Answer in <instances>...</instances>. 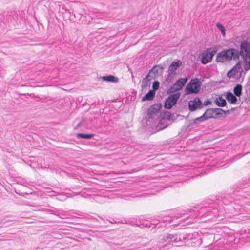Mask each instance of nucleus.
<instances>
[{
  "instance_id": "obj_24",
  "label": "nucleus",
  "mask_w": 250,
  "mask_h": 250,
  "mask_svg": "<svg viewBox=\"0 0 250 250\" xmlns=\"http://www.w3.org/2000/svg\"><path fill=\"white\" fill-rule=\"evenodd\" d=\"M159 83L158 81H155L153 83V91H155L157 90L159 88Z\"/></svg>"
},
{
  "instance_id": "obj_26",
  "label": "nucleus",
  "mask_w": 250,
  "mask_h": 250,
  "mask_svg": "<svg viewBox=\"0 0 250 250\" xmlns=\"http://www.w3.org/2000/svg\"><path fill=\"white\" fill-rule=\"evenodd\" d=\"M217 49L216 48H214L212 49V50L211 51H210V53L213 54L212 56H213L217 52Z\"/></svg>"
},
{
  "instance_id": "obj_21",
  "label": "nucleus",
  "mask_w": 250,
  "mask_h": 250,
  "mask_svg": "<svg viewBox=\"0 0 250 250\" xmlns=\"http://www.w3.org/2000/svg\"><path fill=\"white\" fill-rule=\"evenodd\" d=\"M150 83L148 79V76L145 78L142 81V87H146L147 86H149Z\"/></svg>"
},
{
  "instance_id": "obj_7",
  "label": "nucleus",
  "mask_w": 250,
  "mask_h": 250,
  "mask_svg": "<svg viewBox=\"0 0 250 250\" xmlns=\"http://www.w3.org/2000/svg\"><path fill=\"white\" fill-rule=\"evenodd\" d=\"M213 111V109H207L202 116L197 118L194 120V123L196 124L199 122H202L208 119L212 118Z\"/></svg>"
},
{
  "instance_id": "obj_23",
  "label": "nucleus",
  "mask_w": 250,
  "mask_h": 250,
  "mask_svg": "<svg viewBox=\"0 0 250 250\" xmlns=\"http://www.w3.org/2000/svg\"><path fill=\"white\" fill-rule=\"evenodd\" d=\"M167 126V125L164 123V121L162 120L158 124V127H159V129H163L165 128Z\"/></svg>"
},
{
  "instance_id": "obj_16",
  "label": "nucleus",
  "mask_w": 250,
  "mask_h": 250,
  "mask_svg": "<svg viewBox=\"0 0 250 250\" xmlns=\"http://www.w3.org/2000/svg\"><path fill=\"white\" fill-rule=\"evenodd\" d=\"M242 86L240 84H237L233 89V92L236 96L239 97L242 93Z\"/></svg>"
},
{
  "instance_id": "obj_19",
  "label": "nucleus",
  "mask_w": 250,
  "mask_h": 250,
  "mask_svg": "<svg viewBox=\"0 0 250 250\" xmlns=\"http://www.w3.org/2000/svg\"><path fill=\"white\" fill-rule=\"evenodd\" d=\"M94 135L93 134H87L84 133H78L77 134V137L78 138H81L83 139H90L93 137Z\"/></svg>"
},
{
  "instance_id": "obj_13",
  "label": "nucleus",
  "mask_w": 250,
  "mask_h": 250,
  "mask_svg": "<svg viewBox=\"0 0 250 250\" xmlns=\"http://www.w3.org/2000/svg\"><path fill=\"white\" fill-rule=\"evenodd\" d=\"M226 98L228 102L231 103H235L237 101V98L232 93L228 92L226 94Z\"/></svg>"
},
{
  "instance_id": "obj_4",
  "label": "nucleus",
  "mask_w": 250,
  "mask_h": 250,
  "mask_svg": "<svg viewBox=\"0 0 250 250\" xmlns=\"http://www.w3.org/2000/svg\"><path fill=\"white\" fill-rule=\"evenodd\" d=\"M188 81V78H181L177 80L174 84L167 91L169 93H173L181 90Z\"/></svg>"
},
{
  "instance_id": "obj_18",
  "label": "nucleus",
  "mask_w": 250,
  "mask_h": 250,
  "mask_svg": "<svg viewBox=\"0 0 250 250\" xmlns=\"http://www.w3.org/2000/svg\"><path fill=\"white\" fill-rule=\"evenodd\" d=\"M175 75H174L171 73H168V74L165 80V83L166 84H168L170 83H171V82H172Z\"/></svg>"
},
{
  "instance_id": "obj_12",
  "label": "nucleus",
  "mask_w": 250,
  "mask_h": 250,
  "mask_svg": "<svg viewBox=\"0 0 250 250\" xmlns=\"http://www.w3.org/2000/svg\"><path fill=\"white\" fill-rule=\"evenodd\" d=\"M213 54L210 53V52H208L206 54L203 55L202 58V62L203 64H206L211 61L212 60Z\"/></svg>"
},
{
  "instance_id": "obj_11",
  "label": "nucleus",
  "mask_w": 250,
  "mask_h": 250,
  "mask_svg": "<svg viewBox=\"0 0 250 250\" xmlns=\"http://www.w3.org/2000/svg\"><path fill=\"white\" fill-rule=\"evenodd\" d=\"M243 60L239 61L241 62V66L242 68H243L245 71H248L250 69V56H247L245 57H242Z\"/></svg>"
},
{
  "instance_id": "obj_2",
  "label": "nucleus",
  "mask_w": 250,
  "mask_h": 250,
  "mask_svg": "<svg viewBox=\"0 0 250 250\" xmlns=\"http://www.w3.org/2000/svg\"><path fill=\"white\" fill-rule=\"evenodd\" d=\"M241 64V62H238L231 70L228 71L227 74L228 77L238 79L244 75L245 72Z\"/></svg>"
},
{
  "instance_id": "obj_17",
  "label": "nucleus",
  "mask_w": 250,
  "mask_h": 250,
  "mask_svg": "<svg viewBox=\"0 0 250 250\" xmlns=\"http://www.w3.org/2000/svg\"><path fill=\"white\" fill-rule=\"evenodd\" d=\"M103 79L107 82H112L117 83L118 82V79L113 76H104L103 77Z\"/></svg>"
},
{
  "instance_id": "obj_25",
  "label": "nucleus",
  "mask_w": 250,
  "mask_h": 250,
  "mask_svg": "<svg viewBox=\"0 0 250 250\" xmlns=\"http://www.w3.org/2000/svg\"><path fill=\"white\" fill-rule=\"evenodd\" d=\"M211 102L210 100H207L204 102L203 104L205 105H208V104H211Z\"/></svg>"
},
{
  "instance_id": "obj_27",
  "label": "nucleus",
  "mask_w": 250,
  "mask_h": 250,
  "mask_svg": "<svg viewBox=\"0 0 250 250\" xmlns=\"http://www.w3.org/2000/svg\"><path fill=\"white\" fill-rule=\"evenodd\" d=\"M214 110L215 111H218V112H217V114H220L221 113H220V111H222L221 109H215Z\"/></svg>"
},
{
  "instance_id": "obj_22",
  "label": "nucleus",
  "mask_w": 250,
  "mask_h": 250,
  "mask_svg": "<svg viewBox=\"0 0 250 250\" xmlns=\"http://www.w3.org/2000/svg\"><path fill=\"white\" fill-rule=\"evenodd\" d=\"M174 237V236L173 234H168L165 237H164L162 240L163 242H166L167 241H171Z\"/></svg>"
},
{
  "instance_id": "obj_1",
  "label": "nucleus",
  "mask_w": 250,
  "mask_h": 250,
  "mask_svg": "<svg viewBox=\"0 0 250 250\" xmlns=\"http://www.w3.org/2000/svg\"><path fill=\"white\" fill-rule=\"evenodd\" d=\"M240 53L235 49H229L218 53L216 57V61L218 62H227L232 59H238Z\"/></svg>"
},
{
  "instance_id": "obj_3",
  "label": "nucleus",
  "mask_w": 250,
  "mask_h": 250,
  "mask_svg": "<svg viewBox=\"0 0 250 250\" xmlns=\"http://www.w3.org/2000/svg\"><path fill=\"white\" fill-rule=\"evenodd\" d=\"M201 83L198 79L195 78L191 80L188 84L186 91H188V93H197L199 91Z\"/></svg>"
},
{
  "instance_id": "obj_5",
  "label": "nucleus",
  "mask_w": 250,
  "mask_h": 250,
  "mask_svg": "<svg viewBox=\"0 0 250 250\" xmlns=\"http://www.w3.org/2000/svg\"><path fill=\"white\" fill-rule=\"evenodd\" d=\"M180 97L179 93H176L168 97L166 100L165 107L167 109L171 108L176 103Z\"/></svg>"
},
{
  "instance_id": "obj_14",
  "label": "nucleus",
  "mask_w": 250,
  "mask_h": 250,
  "mask_svg": "<svg viewBox=\"0 0 250 250\" xmlns=\"http://www.w3.org/2000/svg\"><path fill=\"white\" fill-rule=\"evenodd\" d=\"M155 92L153 90H150L148 93L146 94L143 98L142 100L144 101L145 100H152L154 96Z\"/></svg>"
},
{
  "instance_id": "obj_8",
  "label": "nucleus",
  "mask_w": 250,
  "mask_h": 250,
  "mask_svg": "<svg viewBox=\"0 0 250 250\" xmlns=\"http://www.w3.org/2000/svg\"><path fill=\"white\" fill-rule=\"evenodd\" d=\"M240 53L242 57L250 56L249 45L247 42L244 41L241 43Z\"/></svg>"
},
{
  "instance_id": "obj_20",
  "label": "nucleus",
  "mask_w": 250,
  "mask_h": 250,
  "mask_svg": "<svg viewBox=\"0 0 250 250\" xmlns=\"http://www.w3.org/2000/svg\"><path fill=\"white\" fill-rule=\"evenodd\" d=\"M216 26L218 29L221 32L222 35L223 37L225 36V28L224 26L220 23L216 24Z\"/></svg>"
},
{
  "instance_id": "obj_10",
  "label": "nucleus",
  "mask_w": 250,
  "mask_h": 250,
  "mask_svg": "<svg viewBox=\"0 0 250 250\" xmlns=\"http://www.w3.org/2000/svg\"><path fill=\"white\" fill-rule=\"evenodd\" d=\"M182 62L179 60L173 62L168 67V72L176 75L175 71L182 65Z\"/></svg>"
},
{
  "instance_id": "obj_6",
  "label": "nucleus",
  "mask_w": 250,
  "mask_h": 250,
  "mask_svg": "<svg viewBox=\"0 0 250 250\" xmlns=\"http://www.w3.org/2000/svg\"><path fill=\"white\" fill-rule=\"evenodd\" d=\"M203 104L198 98H196L188 102L189 109L191 111H193L198 108H201Z\"/></svg>"
},
{
  "instance_id": "obj_15",
  "label": "nucleus",
  "mask_w": 250,
  "mask_h": 250,
  "mask_svg": "<svg viewBox=\"0 0 250 250\" xmlns=\"http://www.w3.org/2000/svg\"><path fill=\"white\" fill-rule=\"evenodd\" d=\"M215 102L217 105L221 107L224 106L226 104V100L221 97L216 98Z\"/></svg>"
},
{
  "instance_id": "obj_9",
  "label": "nucleus",
  "mask_w": 250,
  "mask_h": 250,
  "mask_svg": "<svg viewBox=\"0 0 250 250\" xmlns=\"http://www.w3.org/2000/svg\"><path fill=\"white\" fill-rule=\"evenodd\" d=\"M161 107V105L159 104H155L150 106L147 111V114L150 117H153L158 113Z\"/></svg>"
}]
</instances>
